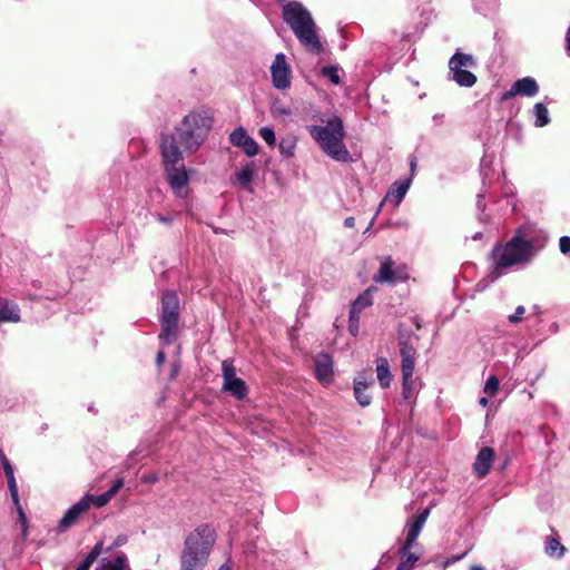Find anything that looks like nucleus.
Segmentation results:
<instances>
[{"label": "nucleus", "instance_id": "obj_21", "mask_svg": "<svg viewBox=\"0 0 570 570\" xmlns=\"http://www.w3.org/2000/svg\"><path fill=\"white\" fill-rule=\"evenodd\" d=\"M411 183V177L394 181L387 190L386 198L392 200L395 206H399L409 191Z\"/></svg>", "mask_w": 570, "mask_h": 570}, {"label": "nucleus", "instance_id": "obj_52", "mask_svg": "<svg viewBox=\"0 0 570 570\" xmlns=\"http://www.w3.org/2000/svg\"><path fill=\"white\" fill-rule=\"evenodd\" d=\"M532 313L539 315L541 313V307L539 305H534L532 307Z\"/></svg>", "mask_w": 570, "mask_h": 570}, {"label": "nucleus", "instance_id": "obj_5", "mask_svg": "<svg viewBox=\"0 0 570 570\" xmlns=\"http://www.w3.org/2000/svg\"><path fill=\"white\" fill-rule=\"evenodd\" d=\"M215 540L216 533L212 527L204 524L196 528L185 540L180 570H203Z\"/></svg>", "mask_w": 570, "mask_h": 570}, {"label": "nucleus", "instance_id": "obj_1", "mask_svg": "<svg viewBox=\"0 0 570 570\" xmlns=\"http://www.w3.org/2000/svg\"><path fill=\"white\" fill-rule=\"evenodd\" d=\"M212 125L213 119L206 111H191L173 132L161 135L159 148L167 181L179 198L187 196L189 183L180 147L186 154H195L207 139Z\"/></svg>", "mask_w": 570, "mask_h": 570}, {"label": "nucleus", "instance_id": "obj_2", "mask_svg": "<svg viewBox=\"0 0 570 570\" xmlns=\"http://www.w3.org/2000/svg\"><path fill=\"white\" fill-rule=\"evenodd\" d=\"M543 246H535L533 240L525 239L523 229L519 228L504 245H497L491 252L492 281L505 275L518 265H527Z\"/></svg>", "mask_w": 570, "mask_h": 570}, {"label": "nucleus", "instance_id": "obj_26", "mask_svg": "<svg viewBox=\"0 0 570 570\" xmlns=\"http://www.w3.org/2000/svg\"><path fill=\"white\" fill-rule=\"evenodd\" d=\"M566 548L556 537L549 535L544 540V553L554 559H561L564 556Z\"/></svg>", "mask_w": 570, "mask_h": 570}, {"label": "nucleus", "instance_id": "obj_35", "mask_svg": "<svg viewBox=\"0 0 570 570\" xmlns=\"http://www.w3.org/2000/svg\"><path fill=\"white\" fill-rule=\"evenodd\" d=\"M259 136L269 146L274 147L276 145V136L275 131L271 127H262L259 128Z\"/></svg>", "mask_w": 570, "mask_h": 570}, {"label": "nucleus", "instance_id": "obj_16", "mask_svg": "<svg viewBox=\"0 0 570 570\" xmlns=\"http://www.w3.org/2000/svg\"><path fill=\"white\" fill-rule=\"evenodd\" d=\"M315 375L322 383L328 384L334 375L333 360L330 354L321 353L315 358Z\"/></svg>", "mask_w": 570, "mask_h": 570}, {"label": "nucleus", "instance_id": "obj_18", "mask_svg": "<svg viewBox=\"0 0 570 570\" xmlns=\"http://www.w3.org/2000/svg\"><path fill=\"white\" fill-rule=\"evenodd\" d=\"M494 456V450L490 446H484L479 451L473 463L474 473L479 478H484L485 475H488L493 463Z\"/></svg>", "mask_w": 570, "mask_h": 570}, {"label": "nucleus", "instance_id": "obj_56", "mask_svg": "<svg viewBox=\"0 0 570 570\" xmlns=\"http://www.w3.org/2000/svg\"><path fill=\"white\" fill-rule=\"evenodd\" d=\"M415 166H416V159H415V158H413V159L411 160V170H412V171L415 169Z\"/></svg>", "mask_w": 570, "mask_h": 570}, {"label": "nucleus", "instance_id": "obj_57", "mask_svg": "<svg viewBox=\"0 0 570 570\" xmlns=\"http://www.w3.org/2000/svg\"><path fill=\"white\" fill-rule=\"evenodd\" d=\"M471 570H484V568H483V567H481V566H478V564H473V566L471 567Z\"/></svg>", "mask_w": 570, "mask_h": 570}, {"label": "nucleus", "instance_id": "obj_8", "mask_svg": "<svg viewBox=\"0 0 570 570\" xmlns=\"http://www.w3.org/2000/svg\"><path fill=\"white\" fill-rule=\"evenodd\" d=\"M476 61L472 55L458 50L449 60L451 79L460 87L471 88L476 82V76L469 69L475 68Z\"/></svg>", "mask_w": 570, "mask_h": 570}, {"label": "nucleus", "instance_id": "obj_37", "mask_svg": "<svg viewBox=\"0 0 570 570\" xmlns=\"http://www.w3.org/2000/svg\"><path fill=\"white\" fill-rule=\"evenodd\" d=\"M179 214H171V213H168V214H161V213H155L153 214V217L160 224L165 225V226H171L175 218L178 217Z\"/></svg>", "mask_w": 570, "mask_h": 570}, {"label": "nucleus", "instance_id": "obj_13", "mask_svg": "<svg viewBox=\"0 0 570 570\" xmlns=\"http://www.w3.org/2000/svg\"><path fill=\"white\" fill-rule=\"evenodd\" d=\"M539 92V86L534 78L524 77L513 82L511 88L501 95V101H507L514 96L534 97Z\"/></svg>", "mask_w": 570, "mask_h": 570}, {"label": "nucleus", "instance_id": "obj_15", "mask_svg": "<svg viewBox=\"0 0 570 570\" xmlns=\"http://www.w3.org/2000/svg\"><path fill=\"white\" fill-rule=\"evenodd\" d=\"M2 469H3V472H4L6 478H7L8 489H9V492H10V497H11L12 503L14 504L16 510L18 512L19 520L24 524L27 522V518H26V514L23 512L22 507L20 505L19 493H18V484H17V481H16V478H14L13 466H12L11 463L10 464H4V466H2Z\"/></svg>", "mask_w": 570, "mask_h": 570}, {"label": "nucleus", "instance_id": "obj_14", "mask_svg": "<svg viewBox=\"0 0 570 570\" xmlns=\"http://www.w3.org/2000/svg\"><path fill=\"white\" fill-rule=\"evenodd\" d=\"M229 141L232 145L242 148L249 157L256 156L259 151L258 144L243 127H237L230 132Z\"/></svg>", "mask_w": 570, "mask_h": 570}, {"label": "nucleus", "instance_id": "obj_6", "mask_svg": "<svg viewBox=\"0 0 570 570\" xmlns=\"http://www.w3.org/2000/svg\"><path fill=\"white\" fill-rule=\"evenodd\" d=\"M179 298L174 291L161 294L159 341L164 346L171 345L178 336Z\"/></svg>", "mask_w": 570, "mask_h": 570}, {"label": "nucleus", "instance_id": "obj_41", "mask_svg": "<svg viewBox=\"0 0 570 570\" xmlns=\"http://www.w3.org/2000/svg\"><path fill=\"white\" fill-rule=\"evenodd\" d=\"M559 249L563 255L570 254V237L561 236L559 238Z\"/></svg>", "mask_w": 570, "mask_h": 570}, {"label": "nucleus", "instance_id": "obj_4", "mask_svg": "<svg viewBox=\"0 0 570 570\" xmlns=\"http://www.w3.org/2000/svg\"><path fill=\"white\" fill-rule=\"evenodd\" d=\"M312 138L320 145L321 149L333 160L351 163L353 158L344 144L345 129L342 118L331 117L325 126L312 125L307 127Z\"/></svg>", "mask_w": 570, "mask_h": 570}, {"label": "nucleus", "instance_id": "obj_20", "mask_svg": "<svg viewBox=\"0 0 570 570\" xmlns=\"http://www.w3.org/2000/svg\"><path fill=\"white\" fill-rule=\"evenodd\" d=\"M122 485H124V480L117 479L114 482V484L110 487V489L107 490L106 492H104L99 495L86 494L82 498H89V500L87 501L88 509L91 505H95L96 508H102L118 493V491L122 488Z\"/></svg>", "mask_w": 570, "mask_h": 570}, {"label": "nucleus", "instance_id": "obj_22", "mask_svg": "<svg viewBox=\"0 0 570 570\" xmlns=\"http://www.w3.org/2000/svg\"><path fill=\"white\" fill-rule=\"evenodd\" d=\"M374 384V380L370 381H354L353 390L356 402L362 407H366L372 402V395L368 392V389Z\"/></svg>", "mask_w": 570, "mask_h": 570}, {"label": "nucleus", "instance_id": "obj_46", "mask_svg": "<svg viewBox=\"0 0 570 570\" xmlns=\"http://www.w3.org/2000/svg\"><path fill=\"white\" fill-rule=\"evenodd\" d=\"M373 380L371 375L367 374L366 371H362L357 374V376L354 379V381H370Z\"/></svg>", "mask_w": 570, "mask_h": 570}, {"label": "nucleus", "instance_id": "obj_32", "mask_svg": "<svg viewBox=\"0 0 570 570\" xmlns=\"http://www.w3.org/2000/svg\"><path fill=\"white\" fill-rule=\"evenodd\" d=\"M402 395L405 401L414 396L413 373H402Z\"/></svg>", "mask_w": 570, "mask_h": 570}, {"label": "nucleus", "instance_id": "obj_23", "mask_svg": "<svg viewBox=\"0 0 570 570\" xmlns=\"http://www.w3.org/2000/svg\"><path fill=\"white\" fill-rule=\"evenodd\" d=\"M20 309L18 305L9 299L0 297V324L6 322H19Z\"/></svg>", "mask_w": 570, "mask_h": 570}, {"label": "nucleus", "instance_id": "obj_10", "mask_svg": "<svg viewBox=\"0 0 570 570\" xmlns=\"http://www.w3.org/2000/svg\"><path fill=\"white\" fill-rule=\"evenodd\" d=\"M407 278V271L396 267L391 256L382 259L379 271L373 275V281L376 284H387L391 286L405 282Z\"/></svg>", "mask_w": 570, "mask_h": 570}, {"label": "nucleus", "instance_id": "obj_33", "mask_svg": "<svg viewBox=\"0 0 570 570\" xmlns=\"http://www.w3.org/2000/svg\"><path fill=\"white\" fill-rule=\"evenodd\" d=\"M279 153L284 157H293L296 148V138L295 137H285L282 138L278 144Z\"/></svg>", "mask_w": 570, "mask_h": 570}, {"label": "nucleus", "instance_id": "obj_29", "mask_svg": "<svg viewBox=\"0 0 570 570\" xmlns=\"http://www.w3.org/2000/svg\"><path fill=\"white\" fill-rule=\"evenodd\" d=\"M534 126L538 128L544 127L550 122L549 110L543 102H537L533 106Z\"/></svg>", "mask_w": 570, "mask_h": 570}, {"label": "nucleus", "instance_id": "obj_58", "mask_svg": "<svg viewBox=\"0 0 570 570\" xmlns=\"http://www.w3.org/2000/svg\"><path fill=\"white\" fill-rule=\"evenodd\" d=\"M178 370H179V366H178V365H176V366L173 368V373H171V376H173V377L177 374Z\"/></svg>", "mask_w": 570, "mask_h": 570}, {"label": "nucleus", "instance_id": "obj_28", "mask_svg": "<svg viewBox=\"0 0 570 570\" xmlns=\"http://www.w3.org/2000/svg\"><path fill=\"white\" fill-rule=\"evenodd\" d=\"M254 177V168L252 165L242 167L236 174V181L247 191H252V181Z\"/></svg>", "mask_w": 570, "mask_h": 570}, {"label": "nucleus", "instance_id": "obj_25", "mask_svg": "<svg viewBox=\"0 0 570 570\" xmlns=\"http://www.w3.org/2000/svg\"><path fill=\"white\" fill-rule=\"evenodd\" d=\"M376 376L382 389H387L391 385L392 374L390 371L389 361L386 357H377L376 360Z\"/></svg>", "mask_w": 570, "mask_h": 570}, {"label": "nucleus", "instance_id": "obj_55", "mask_svg": "<svg viewBox=\"0 0 570 570\" xmlns=\"http://www.w3.org/2000/svg\"><path fill=\"white\" fill-rule=\"evenodd\" d=\"M137 454H138V452H137V451L131 452V453L129 454V456H128V460H127V461H134Z\"/></svg>", "mask_w": 570, "mask_h": 570}, {"label": "nucleus", "instance_id": "obj_59", "mask_svg": "<svg viewBox=\"0 0 570 570\" xmlns=\"http://www.w3.org/2000/svg\"><path fill=\"white\" fill-rule=\"evenodd\" d=\"M75 570H89V569L85 568V564L79 563V566Z\"/></svg>", "mask_w": 570, "mask_h": 570}, {"label": "nucleus", "instance_id": "obj_17", "mask_svg": "<svg viewBox=\"0 0 570 570\" xmlns=\"http://www.w3.org/2000/svg\"><path fill=\"white\" fill-rule=\"evenodd\" d=\"M89 498H81L78 502L72 504L63 514L61 520L59 521V528L60 530H66L73 525L79 517L83 514L88 510V503L87 501Z\"/></svg>", "mask_w": 570, "mask_h": 570}, {"label": "nucleus", "instance_id": "obj_39", "mask_svg": "<svg viewBox=\"0 0 570 570\" xmlns=\"http://www.w3.org/2000/svg\"><path fill=\"white\" fill-rule=\"evenodd\" d=\"M524 314H525V307L522 305H519L515 308L514 313L508 316V321L511 324H518L523 320Z\"/></svg>", "mask_w": 570, "mask_h": 570}, {"label": "nucleus", "instance_id": "obj_49", "mask_svg": "<svg viewBox=\"0 0 570 570\" xmlns=\"http://www.w3.org/2000/svg\"><path fill=\"white\" fill-rule=\"evenodd\" d=\"M566 42H567L566 51H567L568 56H570V27L568 28L567 33H566Z\"/></svg>", "mask_w": 570, "mask_h": 570}, {"label": "nucleus", "instance_id": "obj_51", "mask_svg": "<svg viewBox=\"0 0 570 570\" xmlns=\"http://www.w3.org/2000/svg\"><path fill=\"white\" fill-rule=\"evenodd\" d=\"M481 175H482V183H483V187H484L485 184H487V173H485V169H484L483 166H482V169H481Z\"/></svg>", "mask_w": 570, "mask_h": 570}, {"label": "nucleus", "instance_id": "obj_3", "mask_svg": "<svg viewBox=\"0 0 570 570\" xmlns=\"http://www.w3.org/2000/svg\"><path fill=\"white\" fill-rule=\"evenodd\" d=\"M282 6L283 20L288 24L299 43L311 55H321L324 50L311 12L298 1L276 0Z\"/></svg>", "mask_w": 570, "mask_h": 570}, {"label": "nucleus", "instance_id": "obj_53", "mask_svg": "<svg viewBox=\"0 0 570 570\" xmlns=\"http://www.w3.org/2000/svg\"><path fill=\"white\" fill-rule=\"evenodd\" d=\"M218 570H232V567L228 563H223Z\"/></svg>", "mask_w": 570, "mask_h": 570}, {"label": "nucleus", "instance_id": "obj_60", "mask_svg": "<svg viewBox=\"0 0 570 570\" xmlns=\"http://www.w3.org/2000/svg\"><path fill=\"white\" fill-rule=\"evenodd\" d=\"M414 324H415L416 328H421V324H420V322H419V320H417V318H415Z\"/></svg>", "mask_w": 570, "mask_h": 570}, {"label": "nucleus", "instance_id": "obj_38", "mask_svg": "<svg viewBox=\"0 0 570 570\" xmlns=\"http://www.w3.org/2000/svg\"><path fill=\"white\" fill-rule=\"evenodd\" d=\"M360 315L361 314H354L352 312H350V317H348V331L350 333L353 335V336H356L358 334V330H360Z\"/></svg>", "mask_w": 570, "mask_h": 570}, {"label": "nucleus", "instance_id": "obj_36", "mask_svg": "<svg viewBox=\"0 0 570 570\" xmlns=\"http://www.w3.org/2000/svg\"><path fill=\"white\" fill-rule=\"evenodd\" d=\"M499 384L500 382L495 375L489 376L484 384V393L488 394L489 396L495 395L499 390Z\"/></svg>", "mask_w": 570, "mask_h": 570}, {"label": "nucleus", "instance_id": "obj_27", "mask_svg": "<svg viewBox=\"0 0 570 570\" xmlns=\"http://www.w3.org/2000/svg\"><path fill=\"white\" fill-rule=\"evenodd\" d=\"M128 567L127 556L125 553H119L112 560L102 559L95 570H126Z\"/></svg>", "mask_w": 570, "mask_h": 570}, {"label": "nucleus", "instance_id": "obj_19", "mask_svg": "<svg viewBox=\"0 0 570 570\" xmlns=\"http://www.w3.org/2000/svg\"><path fill=\"white\" fill-rule=\"evenodd\" d=\"M401 354V371L402 373H414L416 361V348L405 340L399 343Z\"/></svg>", "mask_w": 570, "mask_h": 570}, {"label": "nucleus", "instance_id": "obj_7", "mask_svg": "<svg viewBox=\"0 0 570 570\" xmlns=\"http://www.w3.org/2000/svg\"><path fill=\"white\" fill-rule=\"evenodd\" d=\"M488 196V191L485 189H481L478 194L476 206L480 210L479 219L481 222H489L494 217H504L514 213L517 208V197L514 187L510 184L504 183L502 186V195L499 199L493 202L492 208L490 213L485 212V204L482 203V199Z\"/></svg>", "mask_w": 570, "mask_h": 570}, {"label": "nucleus", "instance_id": "obj_42", "mask_svg": "<svg viewBox=\"0 0 570 570\" xmlns=\"http://www.w3.org/2000/svg\"><path fill=\"white\" fill-rule=\"evenodd\" d=\"M140 480L142 483L154 484L159 481V475L157 472H148L145 473Z\"/></svg>", "mask_w": 570, "mask_h": 570}, {"label": "nucleus", "instance_id": "obj_30", "mask_svg": "<svg viewBox=\"0 0 570 570\" xmlns=\"http://www.w3.org/2000/svg\"><path fill=\"white\" fill-rule=\"evenodd\" d=\"M341 72L342 68L338 65L324 66L320 69V75L327 78L335 86L342 82Z\"/></svg>", "mask_w": 570, "mask_h": 570}, {"label": "nucleus", "instance_id": "obj_44", "mask_svg": "<svg viewBox=\"0 0 570 570\" xmlns=\"http://www.w3.org/2000/svg\"><path fill=\"white\" fill-rule=\"evenodd\" d=\"M444 118H445L444 114H435L432 117V121H433L434 126H441L444 122Z\"/></svg>", "mask_w": 570, "mask_h": 570}, {"label": "nucleus", "instance_id": "obj_31", "mask_svg": "<svg viewBox=\"0 0 570 570\" xmlns=\"http://www.w3.org/2000/svg\"><path fill=\"white\" fill-rule=\"evenodd\" d=\"M401 561L397 564L395 570H412L414 564L419 561V554L411 552V550H406V552L402 551V547L400 548Z\"/></svg>", "mask_w": 570, "mask_h": 570}, {"label": "nucleus", "instance_id": "obj_9", "mask_svg": "<svg viewBox=\"0 0 570 570\" xmlns=\"http://www.w3.org/2000/svg\"><path fill=\"white\" fill-rule=\"evenodd\" d=\"M222 376L224 392L229 393L237 400H244L248 394V387L243 379L236 376V370L233 361L225 360L222 363Z\"/></svg>", "mask_w": 570, "mask_h": 570}, {"label": "nucleus", "instance_id": "obj_24", "mask_svg": "<svg viewBox=\"0 0 570 570\" xmlns=\"http://www.w3.org/2000/svg\"><path fill=\"white\" fill-rule=\"evenodd\" d=\"M377 291L375 286L367 287L360 294L351 305L350 312L361 314L363 309L373 304V294Z\"/></svg>", "mask_w": 570, "mask_h": 570}, {"label": "nucleus", "instance_id": "obj_61", "mask_svg": "<svg viewBox=\"0 0 570 570\" xmlns=\"http://www.w3.org/2000/svg\"><path fill=\"white\" fill-rule=\"evenodd\" d=\"M479 236H480V234L478 233V234L474 235L473 238L476 239Z\"/></svg>", "mask_w": 570, "mask_h": 570}, {"label": "nucleus", "instance_id": "obj_50", "mask_svg": "<svg viewBox=\"0 0 570 570\" xmlns=\"http://www.w3.org/2000/svg\"><path fill=\"white\" fill-rule=\"evenodd\" d=\"M0 461L2 466H4V464L11 463L2 450H0Z\"/></svg>", "mask_w": 570, "mask_h": 570}, {"label": "nucleus", "instance_id": "obj_12", "mask_svg": "<svg viewBox=\"0 0 570 570\" xmlns=\"http://www.w3.org/2000/svg\"><path fill=\"white\" fill-rule=\"evenodd\" d=\"M430 515V508L422 510L416 517L406 522V537L402 546V551L411 550L416 546V540Z\"/></svg>", "mask_w": 570, "mask_h": 570}, {"label": "nucleus", "instance_id": "obj_11", "mask_svg": "<svg viewBox=\"0 0 570 570\" xmlns=\"http://www.w3.org/2000/svg\"><path fill=\"white\" fill-rule=\"evenodd\" d=\"M292 70L284 53L279 52L271 66L273 87L277 90H286L291 87Z\"/></svg>", "mask_w": 570, "mask_h": 570}, {"label": "nucleus", "instance_id": "obj_34", "mask_svg": "<svg viewBox=\"0 0 570 570\" xmlns=\"http://www.w3.org/2000/svg\"><path fill=\"white\" fill-rule=\"evenodd\" d=\"M102 548V541L97 542L80 564H85V568L89 569L94 561L101 554Z\"/></svg>", "mask_w": 570, "mask_h": 570}, {"label": "nucleus", "instance_id": "obj_45", "mask_svg": "<svg viewBox=\"0 0 570 570\" xmlns=\"http://www.w3.org/2000/svg\"><path fill=\"white\" fill-rule=\"evenodd\" d=\"M165 360H166V354L164 351H159L156 355V365L158 367L163 366V364L165 363Z\"/></svg>", "mask_w": 570, "mask_h": 570}, {"label": "nucleus", "instance_id": "obj_43", "mask_svg": "<svg viewBox=\"0 0 570 570\" xmlns=\"http://www.w3.org/2000/svg\"><path fill=\"white\" fill-rule=\"evenodd\" d=\"M273 112L276 114V115H284V116H288L291 115V110L289 108L287 107H284V106H277V105H274L273 108H272Z\"/></svg>", "mask_w": 570, "mask_h": 570}, {"label": "nucleus", "instance_id": "obj_40", "mask_svg": "<svg viewBox=\"0 0 570 570\" xmlns=\"http://www.w3.org/2000/svg\"><path fill=\"white\" fill-rule=\"evenodd\" d=\"M127 541H128L127 534H124V533L118 534L115 538L114 542L109 547L106 548V552H111L112 550L125 546L127 543Z\"/></svg>", "mask_w": 570, "mask_h": 570}, {"label": "nucleus", "instance_id": "obj_48", "mask_svg": "<svg viewBox=\"0 0 570 570\" xmlns=\"http://www.w3.org/2000/svg\"><path fill=\"white\" fill-rule=\"evenodd\" d=\"M344 226H345L346 228H353V227L355 226V219H354V217H346V218L344 219Z\"/></svg>", "mask_w": 570, "mask_h": 570}, {"label": "nucleus", "instance_id": "obj_47", "mask_svg": "<svg viewBox=\"0 0 570 570\" xmlns=\"http://www.w3.org/2000/svg\"><path fill=\"white\" fill-rule=\"evenodd\" d=\"M466 556V552H463L462 554L460 556H455V557H452V558H449L446 561H445V564L449 566V564H452L459 560H461L462 558H464Z\"/></svg>", "mask_w": 570, "mask_h": 570}, {"label": "nucleus", "instance_id": "obj_54", "mask_svg": "<svg viewBox=\"0 0 570 570\" xmlns=\"http://www.w3.org/2000/svg\"><path fill=\"white\" fill-rule=\"evenodd\" d=\"M480 405L482 406H487L488 405V399L487 397H481L480 401H479Z\"/></svg>", "mask_w": 570, "mask_h": 570}]
</instances>
